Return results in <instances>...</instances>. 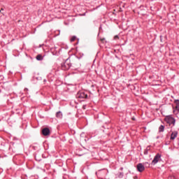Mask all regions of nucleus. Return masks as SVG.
Instances as JSON below:
<instances>
[{
	"instance_id": "obj_1",
	"label": "nucleus",
	"mask_w": 179,
	"mask_h": 179,
	"mask_svg": "<svg viewBox=\"0 0 179 179\" xmlns=\"http://www.w3.org/2000/svg\"><path fill=\"white\" fill-rule=\"evenodd\" d=\"M71 66H72V64H71V59L69 58L66 59L64 64H62V69L63 71H68Z\"/></svg>"
},
{
	"instance_id": "obj_2",
	"label": "nucleus",
	"mask_w": 179,
	"mask_h": 179,
	"mask_svg": "<svg viewBox=\"0 0 179 179\" xmlns=\"http://www.w3.org/2000/svg\"><path fill=\"white\" fill-rule=\"evenodd\" d=\"M165 121L167 124H169V125H176V119H174V117H173V115H167L165 117Z\"/></svg>"
},
{
	"instance_id": "obj_3",
	"label": "nucleus",
	"mask_w": 179,
	"mask_h": 179,
	"mask_svg": "<svg viewBox=\"0 0 179 179\" xmlns=\"http://www.w3.org/2000/svg\"><path fill=\"white\" fill-rule=\"evenodd\" d=\"M87 97V94L85 93L83 91H80L76 94V98L80 99V100H82V99H86Z\"/></svg>"
},
{
	"instance_id": "obj_4",
	"label": "nucleus",
	"mask_w": 179,
	"mask_h": 179,
	"mask_svg": "<svg viewBox=\"0 0 179 179\" xmlns=\"http://www.w3.org/2000/svg\"><path fill=\"white\" fill-rule=\"evenodd\" d=\"M160 157H162V155L160 154H157L155 156L154 159L152 161V164L154 166L155 164H157V163H159V160H160Z\"/></svg>"
},
{
	"instance_id": "obj_5",
	"label": "nucleus",
	"mask_w": 179,
	"mask_h": 179,
	"mask_svg": "<svg viewBox=\"0 0 179 179\" xmlns=\"http://www.w3.org/2000/svg\"><path fill=\"white\" fill-rule=\"evenodd\" d=\"M174 103L176 105L175 109L173 110V114H178L179 113V100L175 99Z\"/></svg>"
},
{
	"instance_id": "obj_6",
	"label": "nucleus",
	"mask_w": 179,
	"mask_h": 179,
	"mask_svg": "<svg viewBox=\"0 0 179 179\" xmlns=\"http://www.w3.org/2000/svg\"><path fill=\"white\" fill-rule=\"evenodd\" d=\"M42 134L43 136H48L50 134V129H48V127L43 129Z\"/></svg>"
},
{
	"instance_id": "obj_7",
	"label": "nucleus",
	"mask_w": 179,
	"mask_h": 179,
	"mask_svg": "<svg viewBox=\"0 0 179 179\" xmlns=\"http://www.w3.org/2000/svg\"><path fill=\"white\" fill-rule=\"evenodd\" d=\"M177 136H178V131H172L171 134V138H170L171 141H174V139H176Z\"/></svg>"
},
{
	"instance_id": "obj_8",
	"label": "nucleus",
	"mask_w": 179,
	"mask_h": 179,
	"mask_svg": "<svg viewBox=\"0 0 179 179\" xmlns=\"http://www.w3.org/2000/svg\"><path fill=\"white\" fill-rule=\"evenodd\" d=\"M137 170L139 173H142V171H145V166L143 164H138L137 165Z\"/></svg>"
},
{
	"instance_id": "obj_9",
	"label": "nucleus",
	"mask_w": 179,
	"mask_h": 179,
	"mask_svg": "<svg viewBox=\"0 0 179 179\" xmlns=\"http://www.w3.org/2000/svg\"><path fill=\"white\" fill-rule=\"evenodd\" d=\"M159 132H164V125H160L159 126Z\"/></svg>"
},
{
	"instance_id": "obj_10",
	"label": "nucleus",
	"mask_w": 179,
	"mask_h": 179,
	"mask_svg": "<svg viewBox=\"0 0 179 179\" xmlns=\"http://www.w3.org/2000/svg\"><path fill=\"white\" fill-rule=\"evenodd\" d=\"M57 118H61L62 117V113L61 111H59L56 113Z\"/></svg>"
},
{
	"instance_id": "obj_11",
	"label": "nucleus",
	"mask_w": 179,
	"mask_h": 179,
	"mask_svg": "<svg viewBox=\"0 0 179 179\" xmlns=\"http://www.w3.org/2000/svg\"><path fill=\"white\" fill-rule=\"evenodd\" d=\"M37 61H43V56L41 55H38L36 56Z\"/></svg>"
},
{
	"instance_id": "obj_12",
	"label": "nucleus",
	"mask_w": 179,
	"mask_h": 179,
	"mask_svg": "<svg viewBox=\"0 0 179 179\" xmlns=\"http://www.w3.org/2000/svg\"><path fill=\"white\" fill-rule=\"evenodd\" d=\"M149 150H150V146H148L146 149L144 150V155H148L149 152Z\"/></svg>"
},
{
	"instance_id": "obj_13",
	"label": "nucleus",
	"mask_w": 179,
	"mask_h": 179,
	"mask_svg": "<svg viewBox=\"0 0 179 179\" xmlns=\"http://www.w3.org/2000/svg\"><path fill=\"white\" fill-rule=\"evenodd\" d=\"M75 40H76V36L71 37V43H73V41H75Z\"/></svg>"
},
{
	"instance_id": "obj_14",
	"label": "nucleus",
	"mask_w": 179,
	"mask_h": 179,
	"mask_svg": "<svg viewBox=\"0 0 179 179\" xmlns=\"http://www.w3.org/2000/svg\"><path fill=\"white\" fill-rule=\"evenodd\" d=\"M101 43H104L106 41V38H101Z\"/></svg>"
},
{
	"instance_id": "obj_15",
	"label": "nucleus",
	"mask_w": 179,
	"mask_h": 179,
	"mask_svg": "<svg viewBox=\"0 0 179 179\" xmlns=\"http://www.w3.org/2000/svg\"><path fill=\"white\" fill-rule=\"evenodd\" d=\"M114 38H115V40H116V38H120V37H118V36L116 35V36H114Z\"/></svg>"
},
{
	"instance_id": "obj_16",
	"label": "nucleus",
	"mask_w": 179,
	"mask_h": 179,
	"mask_svg": "<svg viewBox=\"0 0 179 179\" xmlns=\"http://www.w3.org/2000/svg\"><path fill=\"white\" fill-rule=\"evenodd\" d=\"M169 179H176L174 176H171Z\"/></svg>"
},
{
	"instance_id": "obj_17",
	"label": "nucleus",
	"mask_w": 179,
	"mask_h": 179,
	"mask_svg": "<svg viewBox=\"0 0 179 179\" xmlns=\"http://www.w3.org/2000/svg\"><path fill=\"white\" fill-rule=\"evenodd\" d=\"M2 10H3V8H1V10H0V13H2Z\"/></svg>"
},
{
	"instance_id": "obj_18",
	"label": "nucleus",
	"mask_w": 179,
	"mask_h": 179,
	"mask_svg": "<svg viewBox=\"0 0 179 179\" xmlns=\"http://www.w3.org/2000/svg\"><path fill=\"white\" fill-rule=\"evenodd\" d=\"M101 171H99V173H101Z\"/></svg>"
},
{
	"instance_id": "obj_19",
	"label": "nucleus",
	"mask_w": 179,
	"mask_h": 179,
	"mask_svg": "<svg viewBox=\"0 0 179 179\" xmlns=\"http://www.w3.org/2000/svg\"><path fill=\"white\" fill-rule=\"evenodd\" d=\"M132 120H135V118H132Z\"/></svg>"
}]
</instances>
